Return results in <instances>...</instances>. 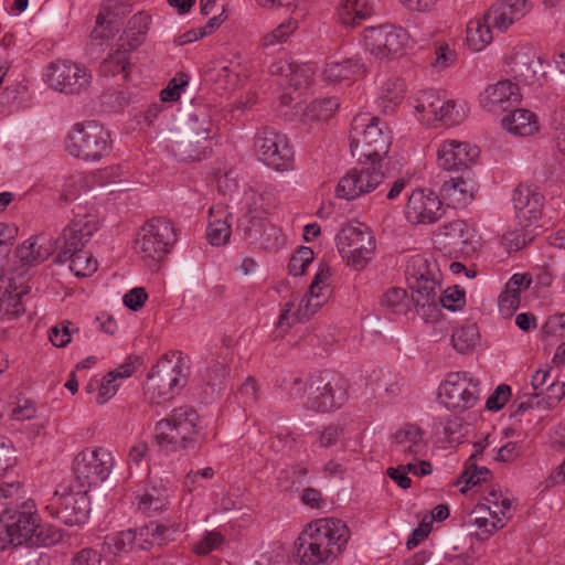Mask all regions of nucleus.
<instances>
[{
  "instance_id": "nucleus-1",
  "label": "nucleus",
  "mask_w": 565,
  "mask_h": 565,
  "mask_svg": "<svg viewBox=\"0 0 565 565\" xmlns=\"http://www.w3.org/2000/svg\"><path fill=\"white\" fill-rule=\"evenodd\" d=\"M21 482H3L0 486V523L10 529L18 544L26 547L51 546L62 540L60 529L41 522L32 500L19 502Z\"/></svg>"
},
{
  "instance_id": "nucleus-2",
  "label": "nucleus",
  "mask_w": 565,
  "mask_h": 565,
  "mask_svg": "<svg viewBox=\"0 0 565 565\" xmlns=\"http://www.w3.org/2000/svg\"><path fill=\"white\" fill-rule=\"evenodd\" d=\"M350 530L339 519L326 518L310 523L295 542V557L300 565H324L341 554Z\"/></svg>"
},
{
  "instance_id": "nucleus-3",
  "label": "nucleus",
  "mask_w": 565,
  "mask_h": 565,
  "mask_svg": "<svg viewBox=\"0 0 565 565\" xmlns=\"http://www.w3.org/2000/svg\"><path fill=\"white\" fill-rule=\"evenodd\" d=\"M350 150L360 162L376 164L387 154L392 136L385 122L380 118L364 113L356 115L351 124L349 134Z\"/></svg>"
},
{
  "instance_id": "nucleus-4",
  "label": "nucleus",
  "mask_w": 565,
  "mask_h": 565,
  "mask_svg": "<svg viewBox=\"0 0 565 565\" xmlns=\"http://www.w3.org/2000/svg\"><path fill=\"white\" fill-rule=\"evenodd\" d=\"M302 380L295 379L291 396L301 397ZM302 397L303 406L318 413H326L341 407L347 397L345 380L331 371H323L310 377Z\"/></svg>"
},
{
  "instance_id": "nucleus-5",
  "label": "nucleus",
  "mask_w": 565,
  "mask_h": 565,
  "mask_svg": "<svg viewBox=\"0 0 565 565\" xmlns=\"http://www.w3.org/2000/svg\"><path fill=\"white\" fill-rule=\"evenodd\" d=\"M406 275L412 289V301L416 306L418 315L426 322L437 321L438 291L440 289L436 279L430 276L427 260L420 256L413 257L406 268Z\"/></svg>"
},
{
  "instance_id": "nucleus-6",
  "label": "nucleus",
  "mask_w": 565,
  "mask_h": 565,
  "mask_svg": "<svg viewBox=\"0 0 565 565\" xmlns=\"http://www.w3.org/2000/svg\"><path fill=\"white\" fill-rule=\"evenodd\" d=\"M177 242L173 223L166 217H153L141 227L135 241V248L149 264L166 258Z\"/></svg>"
},
{
  "instance_id": "nucleus-7",
  "label": "nucleus",
  "mask_w": 565,
  "mask_h": 565,
  "mask_svg": "<svg viewBox=\"0 0 565 565\" xmlns=\"http://www.w3.org/2000/svg\"><path fill=\"white\" fill-rule=\"evenodd\" d=\"M110 135L95 120L76 124L67 137L66 150L85 161L99 160L110 150Z\"/></svg>"
},
{
  "instance_id": "nucleus-8",
  "label": "nucleus",
  "mask_w": 565,
  "mask_h": 565,
  "mask_svg": "<svg viewBox=\"0 0 565 565\" xmlns=\"http://www.w3.org/2000/svg\"><path fill=\"white\" fill-rule=\"evenodd\" d=\"M335 239L342 259L355 270L365 268L376 247L373 233L361 223L345 224Z\"/></svg>"
},
{
  "instance_id": "nucleus-9",
  "label": "nucleus",
  "mask_w": 565,
  "mask_h": 565,
  "mask_svg": "<svg viewBox=\"0 0 565 565\" xmlns=\"http://www.w3.org/2000/svg\"><path fill=\"white\" fill-rule=\"evenodd\" d=\"M46 509L52 516L65 525L84 524L90 512L88 490L84 488L75 490L73 486L60 484Z\"/></svg>"
},
{
  "instance_id": "nucleus-10",
  "label": "nucleus",
  "mask_w": 565,
  "mask_h": 565,
  "mask_svg": "<svg viewBox=\"0 0 565 565\" xmlns=\"http://www.w3.org/2000/svg\"><path fill=\"white\" fill-rule=\"evenodd\" d=\"M188 369L179 361L172 364L170 360H162L152 366L146 381V394L151 402H161L173 398L179 390L186 384Z\"/></svg>"
},
{
  "instance_id": "nucleus-11",
  "label": "nucleus",
  "mask_w": 565,
  "mask_h": 565,
  "mask_svg": "<svg viewBox=\"0 0 565 565\" xmlns=\"http://www.w3.org/2000/svg\"><path fill=\"white\" fill-rule=\"evenodd\" d=\"M189 130L173 146L174 154L182 161H199L211 151L212 121L205 113L192 114L189 117Z\"/></svg>"
},
{
  "instance_id": "nucleus-12",
  "label": "nucleus",
  "mask_w": 565,
  "mask_h": 565,
  "mask_svg": "<svg viewBox=\"0 0 565 565\" xmlns=\"http://www.w3.org/2000/svg\"><path fill=\"white\" fill-rule=\"evenodd\" d=\"M254 146L259 160L276 171L294 168V149L285 134L264 127L255 135Z\"/></svg>"
},
{
  "instance_id": "nucleus-13",
  "label": "nucleus",
  "mask_w": 565,
  "mask_h": 565,
  "mask_svg": "<svg viewBox=\"0 0 565 565\" xmlns=\"http://www.w3.org/2000/svg\"><path fill=\"white\" fill-rule=\"evenodd\" d=\"M111 452L105 448H86L73 460V476L77 488L89 489L105 481L113 467Z\"/></svg>"
},
{
  "instance_id": "nucleus-14",
  "label": "nucleus",
  "mask_w": 565,
  "mask_h": 565,
  "mask_svg": "<svg viewBox=\"0 0 565 565\" xmlns=\"http://www.w3.org/2000/svg\"><path fill=\"white\" fill-rule=\"evenodd\" d=\"M480 393V383L468 372L449 373L440 384L438 398L448 409L466 411L473 407Z\"/></svg>"
},
{
  "instance_id": "nucleus-15",
  "label": "nucleus",
  "mask_w": 565,
  "mask_h": 565,
  "mask_svg": "<svg viewBox=\"0 0 565 565\" xmlns=\"http://www.w3.org/2000/svg\"><path fill=\"white\" fill-rule=\"evenodd\" d=\"M99 223L94 215H76L63 230L62 236L55 241L58 249L54 263H66L76 252H83L85 245L98 231Z\"/></svg>"
},
{
  "instance_id": "nucleus-16",
  "label": "nucleus",
  "mask_w": 565,
  "mask_h": 565,
  "mask_svg": "<svg viewBox=\"0 0 565 565\" xmlns=\"http://www.w3.org/2000/svg\"><path fill=\"white\" fill-rule=\"evenodd\" d=\"M407 39V32L403 28L392 24L371 26L364 31L366 49L382 60L401 55Z\"/></svg>"
},
{
  "instance_id": "nucleus-17",
  "label": "nucleus",
  "mask_w": 565,
  "mask_h": 565,
  "mask_svg": "<svg viewBox=\"0 0 565 565\" xmlns=\"http://www.w3.org/2000/svg\"><path fill=\"white\" fill-rule=\"evenodd\" d=\"M384 180V173L375 164L351 169L335 188L339 199L354 200L374 191Z\"/></svg>"
},
{
  "instance_id": "nucleus-18",
  "label": "nucleus",
  "mask_w": 565,
  "mask_h": 565,
  "mask_svg": "<svg viewBox=\"0 0 565 565\" xmlns=\"http://www.w3.org/2000/svg\"><path fill=\"white\" fill-rule=\"evenodd\" d=\"M90 82V74L84 66L68 60H57L49 66V85L65 94H79Z\"/></svg>"
},
{
  "instance_id": "nucleus-19",
  "label": "nucleus",
  "mask_w": 565,
  "mask_h": 565,
  "mask_svg": "<svg viewBox=\"0 0 565 565\" xmlns=\"http://www.w3.org/2000/svg\"><path fill=\"white\" fill-rule=\"evenodd\" d=\"M542 57L532 46H520L515 49L510 57V73L514 79L525 85H541L545 78L546 70Z\"/></svg>"
},
{
  "instance_id": "nucleus-20",
  "label": "nucleus",
  "mask_w": 565,
  "mask_h": 565,
  "mask_svg": "<svg viewBox=\"0 0 565 565\" xmlns=\"http://www.w3.org/2000/svg\"><path fill=\"white\" fill-rule=\"evenodd\" d=\"M441 200L434 191L416 189L408 196L405 215L413 224H433L441 217Z\"/></svg>"
},
{
  "instance_id": "nucleus-21",
  "label": "nucleus",
  "mask_w": 565,
  "mask_h": 565,
  "mask_svg": "<svg viewBox=\"0 0 565 565\" xmlns=\"http://www.w3.org/2000/svg\"><path fill=\"white\" fill-rule=\"evenodd\" d=\"M480 150L468 142L446 140L438 149V164L447 171H471L469 166L479 157Z\"/></svg>"
},
{
  "instance_id": "nucleus-22",
  "label": "nucleus",
  "mask_w": 565,
  "mask_h": 565,
  "mask_svg": "<svg viewBox=\"0 0 565 565\" xmlns=\"http://www.w3.org/2000/svg\"><path fill=\"white\" fill-rule=\"evenodd\" d=\"M521 100V93L518 84L509 79L500 81L489 85L480 95L481 106L493 114L508 111Z\"/></svg>"
},
{
  "instance_id": "nucleus-23",
  "label": "nucleus",
  "mask_w": 565,
  "mask_h": 565,
  "mask_svg": "<svg viewBox=\"0 0 565 565\" xmlns=\"http://www.w3.org/2000/svg\"><path fill=\"white\" fill-rule=\"evenodd\" d=\"M426 448L424 431L416 425L406 424L394 435L393 449L405 459L417 460L425 456Z\"/></svg>"
},
{
  "instance_id": "nucleus-24",
  "label": "nucleus",
  "mask_w": 565,
  "mask_h": 565,
  "mask_svg": "<svg viewBox=\"0 0 565 565\" xmlns=\"http://www.w3.org/2000/svg\"><path fill=\"white\" fill-rule=\"evenodd\" d=\"M526 0H500L484 13L488 24L499 31H507L524 14Z\"/></svg>"
},
{
  "instance_id": "nucleus-25",
  "label": "nucleus",
  "mask_w": 565,
  "mask_h": 565,
  "mask_svg": "<svg viewBox=\"0 0 565 565\" xmlns=\"http://www.w3.org/2000/svg\"><path fill=\"white\" fill-rule=\"evenodd\" d=\"M475 182L472 172L461 173L446 180L440 189L441 195L454 206H463L473 199Z\"/></svg>"
},
{
  "instance_id": "nucleus-26",
  "label": "nucleus",
  "mask_w": 565,
  "mask_h": 565,
  "mask_svg": "<svg viewBox=\"0 0 565 565\" xmlns=\"http://www.w3.org/2000/svg\"><path fill=\"white\" fill-rule=\"evenodd\" d=\"M129 12L128 6L109 2L96 17V26L90 33L95 40H104L114 36L119 29L121 15Z\"/></svg>"
},
{
  "instance_id": "nucleus-27",
  "label": "nucleus",
  "mask_w": 565,
  "mask_h": 565,
  "mask_svg": "<svg viewBox=\"0 0 565 565\" xmlns=\"http://www.w3.org/2000/svg\"><path fill=\"white\" fill-rule=\"evenodd\" d=\"M232 213L222 205L213 206L209 211L207 239L214 246L225 245L231 237Z\"/></svg>"
},
{
  "instance_id": "nucleus-28",
  "label": "nucleus",
  "mask_w": 565,
  "mask_h": 565,
  "mask_svg": "<svg viewBox=\"0 0 565 565\" xmlns=\"http://www.w3.org/2000/svg\"><path fill=\"white\" fill-rule=\"evenodd\" d=\"M154 440L160 449L168 452L191 449L188 441H183L182 435L171 417H167L157 423L154 428Z\"/></svg>"
},
{
  "instance_id": "nucleus-29",
  "label": "nucleus",
  "mask_w": 565,
  "mask_h": 565,
  "mask_svg": "<svg viewBox=\"0 0 565 565\" xmlns=\"http://www.w3.org/2000/svg\"><path fill=\"white\" fill-rule=\"evenodd\" d=\"M171 422L175 424L182 435L183 441H188L191 449L198 446L199 414L191 406L174 408L171 414Z\"/></svg>"
},
{
  "instance_id": "nucleus-30",
  "label": "nucleus",
  "mask_w": 565,
  "mask_h": 565,
  "mask_svg": "<svg viewBox=\"0 0 565 565\" xmlns=\"http://www.w3.org/2000/svg\"><path fill=\"white\" fill-rule=\"evenodd\" d=\"M501 122L505 130L515 136H531L539 130L536 116L527 109H514Z\"/></svg>"
},
{
  "instance_id": "nucleus-31",
  "label": "nucleus",
  "mask_w": 565,
  "mask_h": 565,
  "mask_svg": "<svg viewBox=\"0 0 565 565\" xmlns=\"http://www.w3.org/2000/svg\"><path fill=\"white\" fill-rule=\"evenodd\" d=\"M364 73L365 67L362 63L358 60L348 58L342 62H329L323 71V76L330 83H340L352 81Z\"/></svg>"
},
{
  "instance_id": "nucleus-32",
  "label": "nucleus",
  "mask_w": 565,
  "mask_h": 565,
  "mask_svg": "<svg viewBox=\"0 0 565 565\" xmlns=\"http://www.w3.org/2000/svg\"><path fill=\"white\" fill-rule=\"evenodd\" d=\"M376 3V0H345L339 9V20L344 25L354 26L374 13Z\"/></svg>"
},
{
  "instance_id": "nucleus-33",
  "label": "nucleus",
  "mask_w": 565,
  "mask_h": 565,
  "mask_svg": "<svg viewBox=\"0 0 565 565\" xmlns=\"http://www.w3.org/2000/svg\"><path fill=\"white\" fill-rule=\"evenodd\" d=\"M492 24H488L486 15L470 21L467 25V45L473 52L482 51L492 41Z\"/></svg>"
},
{
  "instance_id": "nucleus-34",
  "label": "nucleus",
  "mask_w": 565,
  "mask_h": 565,
  "mask_svg": "<svg viewBox=\"0 0 565 565\" xmlns=\"http://www.w3.org/2000/svg\"><path fill=\"white\" fill-rule=\"evenodd\" d=\"M51 254V246L46 248L38 246L36 241L32 237L24 241L22 245L15 249V256L23 267L36 266L47 259Z\"/></svg>"
},
{
  "instance_id": "nucleus-35",
  "label": "nucleus",
  "mask_w": 565,
  "mask_h": 565,
  "mask_svg": "<svg viewBox=\"0 0 565 565\" xmlns=\"http://www.w3.org/2000/svg\"><path fill=\"white\" fill-rule=\"evenodd\" d=\"M150 23L151 17L146 12H138L129 19L125 34L130 50L145 42Z\"/></svg>"
},
{
  "instance_id": "nucleus-36",
  "label": "nucleus",
  "mask_w": 565,
  "mask_h": 565,
  "mask_svg": "<svg viewBox=\"0 0 565 565\" xmlns=\"http://www.w3.org/2000/svg\"><path fill=\"white\" fill-rule=\"evenodd\" d=\"M136 543V531L127 530L105 536L102 550L104 553H113L114 555H117L120 553H128L134 550L137 546Z\"/></svg>"
},
{
  "instance_id": "nucleus-37",
  "label": "nucleus",
  "mask_w": 565,
  "mask_h": 565,
  "mask_svg": "<svg viewBox=\"0 0 565 565\" xmlns=\"http://www.w3.org/2000/svg\"><path fill=\"white\" fill-rule=\"evenodd\" d=\"M230 376V369L226 359L220 361L214 354L206 360V367L204 380L206 384L214 391H218L225 386V383Z\"/></svg>"
},
{
  "instance_id": "nucleus-38",
  "label": "nucleus",
  "mask_w": 565,
  "mask_h": 565,
  "mask_svg": "<svg viewBox=\"0 0 565 565\" xmlns=\"http://www.w3.org/2000/svg\"><path fill=\"white\" fill-rule=\"evenodd\" d=\"M480 341L477 324L471 323L457 329L451 335V343L459 353H467L473 350Z\"/></svg>"
},
{
  "instance_id": "nucleus-39",
  "label": "nucleus",
  "mask_w": 565,
  "mask_h": 565,
  "mask_svg": "<svg viewBox=\"0 0 565 565\" xmlns=\"http://www.w3.org/2000/svg\"><path fill=\"white\" fill-rule=\"evenodd\" d=\"M339 106V100L335 97L316 99L306 107L303 116L306 120H328Z\"/></svg>"
},
{
  "instance_id": "nucleus-40",
  "label": "nucleus",
  "mask_w": 565,
  "mask_h": 565,
  "mask_svg": "<svg viewBox=\"0 0 565 565\" xmlns=\"http://www.w3.org/2000/svg\"><path fill=\"white\" fill-rule=\"evenodd\" d=\"M476 511L479 513L488 511L489 514L494 519L493 521H489L486 515L475 518L472 523L481 530V532H477L475 534L477 540H488L495 531L504 526V522L498 518V512H492L489 505L480 504L477 507Z\"/></svg>"
},
{
  "instance_id": "nucleus-41",
  "label": "nucleus",
  "mask_w": 565,
  "mask_h": 565,
  "mask_svg": "<svg viewBox=\"0 0 565 565\" xmlns=\"http://www.w3.org/2000/svg\"><path fill=\"white\" fill-rule=\"evenodd\" d=\"M468 225L462 220H455L439 228L438 236L444 237L447 245H465L468 243Z\"/></svg>"
},
{
  "instance_id": "nucleus-42",
  "label": "nucleus",
  "mask_w": 565,
  "mask_h": 565,
  "mask_svg": "<svg viewBox=\"0 0 565 565\" xmlns=\"http://www.w3.org/2000/svg\"><path fill=\"white\" fill-rule=\"evenodd\" d=\"M409 300L405 289L391 287L382 296L381 305L394 313L405 315L409 309Z\"/></svg>"
},
{
  "instance_id": "nucleus-43",
  "label": "nucleus",
  "mask_w": 565,
  "mask_h": 565,
  "mask_svg": "<svg viewBox=\"0 0 565 565\" xmlns=\"http://www.w3.org/2000/svg\"><path fill=\"white\" fill-rule=\"evenodd\" d=\"M67 262H70V270L76 277H90L97 270V260L86 250L74 253Z\"/></svg>"
},
{
  "instance_id": "nucleus-44",
  "label": "nucleus",
  "mask_w": 565,
  "mask_h": 565,
  "mask_svg": "<svg viewBox=\"0 0 565 565\" xmlns=\"http://www.w3.org/2000/svg\"><path fill=\"white\" fill-rule=\"evenodd\" d=\"M445 106V99L435 90L423 92L417 99L416 110L437 119Z\"/></svg>"
},
{
  "instance_id": "nucleus-45",
  "label": "nucleus",
  "mask_w": 565,
  "mask_h": 565,
  "mask_svg": "<svg viewBox=\"0 0 565 565\" xmlns=\"http://www.w3.org/2000/svg\"><path fill=\"white\" fill-rule=\"evenodd\" d=\"M324 301L326 298L320 291H315V295L306 294L296 311V321L303 322L309 320Z\"/></svg>"
},
{
  "instance_id": "nucleus-46",
  "label": "nucleus",
  "mask_w": 565,
  "mask_h": 565,
  "mask_svg": "<svg viewBox=\"0 0 565 565\" xmlns=\"http://www.w3.org/2000/svg\"><path fill=\"white\" fill-rule=\"evenodd\" d=\"M138 499V510L147 515L164 510L168 504L167 497L159 493L156 489H152V492L146 491V493L139 495Z\"/></svg>"
},
{
  "instance_id": "nucleus-47",
  "label": "nucleus",
  "mask_w": 565,
  "mask_h": 565,
  "mask_svg": "<svg viewBox=\"0 0 565 565\" xmlns=\"http://www.w3.org/2000/svg\"><path fill=\"white\" fill-rule=\"evenodd\" d=\"M543 200V195L539 192L537 194H534V198H532V200L525 206L524 210L518 212L516 218L519 220V224L521 226H531L533 223L537 222L541 218Z\"/></svg>"
},
{
  "instance_id": "nucleus-48",
  "label": "nucleus",
  "mask_w": 565,
  "mask_h": 565,
  "mask_svg": "<svg viewBox=\"0 0 565 565\" xmlns=\"http://www.w3.org/2000/svg\"><path fill=\"white\" fill-rule=\"evenodd\" d=\"M490 470L487 467H478L477 461H467L457 483H465L468 489L486 481Z\"/></svg>"
},
{
  "instance_id": "nucleus-49",
  "label": "nucleus",
  "mask_w": 565,
  "mask_h": 565,
  "mask_svg": "<svg viewBox=\"0 0 565 565\" xmlns=\"http://www.w3.org/2000/svg\"><path fill=\"white\" fill-rule=\"evenodd\" d=\"M311 82L309 70L296 64H291V70L288 72L286 79H281L279 84L295 90L306 89Z\"/></svg>"
},
{
  "instance_id": "nucleus-50",
  "label": "nucleus",
  "mask_w": 565,
  "mask_h": 565,
  "mask_svg": "<svg viewBox=\"0 0 565 565\" xmlns=\"http://www.w3.org/2000/svg\"><path fill=\"white\" fill-rule=\"evenodd\" d=\"M129 70L130 64L127 61L126 53L119 51L106 58L100 66L104 74H122L124 78H128Z\"/></svg>"
},
{
  "instance_id": "nucleus-51",
  "label": "nucleus",
  "mask_w": 565,
  "mask_h": 565,
  "mask_svg": "<svg viewBox=\"0 0 565 565\" xmlns=\"http://www.w3.org/2000/svg\"><path fill=\"white\" fill-rule=\"evenodd\" d=\"M465 290L458 286L447 288L444 294L438 296V309L440 307L450 311H456L465 306Z\"/></svg>"
},
{
  "instance_id": "nucleus-52",
  "label": "nucleus",
  "mask_w": 565,
  "mask_h": 565,
  "mask_svg": "<svg viewBox=\"0 0 565 565\" xmlns=\"http://www.w3.org/2000/svg\"><path fill=\"white\" fill-rule=\"evenodd\" d=\"M313 260V250L310 247L301 246L290 257L288 273L295 277L301 276L306 267Z\"/></svg>"
},
{
  "instance_id": "nucleus-53",
  "label": "nucleus",
  "mask_w": 565,
  "mask_h": 565,
  "mask_svg": "<svg viewBox=\"0 0 565 565\" xmlns=\"http://www.w3.org/2000/svg\"><path fill=\"white\" fill-rule=\"evenodd\" d=\"M189 83L188 74L183 72L177 73V75L171 78L166 88L160 92V98L162 102H177L181 92Z\"/></svg>"
},
{
  "instance_id": "nucleus-54",
  "label": "nucleus",
  "mask_w": 565,
  "mask_h": 565,
  "mask_svg": "<svg viewBox=\"0 0 565 565\" xmlns=\"http://www.w3.org/2000/svg\"><path fill=\"white\" fill-rule=\"evenodd\" d=\"M521 296L514 289L505 286V289L498 298L499 310L502 317L510 318L520 307Z\"/></svg>"
},
{
  "instance_id": "nucleus-55",
  "label": "nucleus",
  "mask_w": 565,
  "mask_h": 565,
  "mask_svg": "<svg viewBox=\"0 0 565 565\" xmlns=\"http://www.w3.org/2000/svg\"><path fill=\"white\" fill-rule=\"evenodd\" d=\"M17 463L11 441L0 437V478L4 477Z\"/></svg>"
},
{
  "instance_id": "nucleus-56",
  "label": "nucleus",
  "mask_w": 565,
  "mask_h": 565,
  "mask_svg": "<svg viewBox=\"0 0 565 565\" xmlns=\"http://www.w3.org/2000/svg\"><path fill=\"white\" fill-rule=\"evenodd\" d=\"M405 83L401 78L388 79L381 93V98L394 105L398 104L404 98Z\"/></svg>"
},
{
  "instance_id": "nucleus-57",
  "label": "nucleus",
  "mask_w": 565,
  "mask_h": 565,
  "mask_svg": "<svg viewBox=\"0 0 565 565\" xmlns=\"http://www.w3.org/2000/svg\"><path fill=\"white\" fill-rule=\"evenodd\" d=\"M236 397L245 405L252 406L259 398V387L254 377L248 376L237 391Z\"/></svg>"
},
{
  "instance_id": "nucleus-58",
  "label": "nucleus",
  "mask_w": 565,
  "mask_h": 565,
  "mask_svg": "<svg viewBox=\"0 0 565 565\" xmlns=\"http://www.w3.org/2000/svg\"><path fill=\"white\" fill-rule=\"evenodd\" d=\"M466 117V110L462 106L458 107L452 99H445V106L437 120L445 121L448 125H457Z\"/></svg>"
},
{
  "instance_id": "nucleus-59",
  "label": "nucleus",
  "mask_w": 565,
  "mask_h": 565,
  "mask_svg": "<svg viewBox=\"0 0 565 565\" xmlns=\"http://www.w3.org/2000/svg\"><path fill=\"white\" fill-rule=\"evenodd\" d=\"M224 541L221 533L216 531H209L204 534L202 540L193 546V552L198 555H207L210 552L216 550Z\"/></svg>"
},
{
  "instance_id": "nucleus-60",
  "label": "nucleus",
  "mask_w": 565,
  "mask_h": 565,
  "mask_svg": "<svg viewBox=\"0 0 565 565\" xmlns=\"http://www.w3.org/2000/svg\"><path fill=\"white\" fill-rule=\"evenodd\" d=\"M511 396V387L507 384H500L486 402V409L499 412L504 407Z\"/></svg>"
},
{
  "instance_id": "nucleus-61",
  "label": "nucleus",
  "mask_w": 565,
  "mask_h": 565,
  "mask_svg": "<svg viewBox=\"0 0 565 565\" xmlns=\"http://www.w3.org/2000/svg\"><path fill=\"white\" fill-rule=\"evenodd\" d=\"M71 321H63L58 326H54L50 329V340L56 348H64L71 342Z\"/></svg>"
},
{
  "instance_id": "nucleus-62",
  "label": "nucleus",
  "mask_w": 565,
  "mask_h": 565,
  "mask_svg": "<svg viewBox=\"0 0 565 565\" xmlns=\"http://www.w3.org/2000/svg\"><path fill=\"white\" fill-rule=\"evenodd\" d=\"M102 553L93 547H84L72 557V565H102Z\"/></svg>"
},
{
  "instance_id": "nucleus-63",
  "label": "nucleus",
  "mask_w": 565,
  "mask_h": 565,
  "mask_svg": "<svg viewBox=\"0 0 565 565\" xmlns=\"http://www.w3.org/2000/svg\"><path fill=\"white\" fill-rule=\"evenodd\" d=\"M291 32L292 30L290 24H280L263 38L262 46L266 49L279 43H284Z\"/></svg>"
},
{
  "instance_id": "nucleus-64",
  "label": "nucleus",
  "mask_w": 565,
  "mask_h": 565,
  "mask_svg": "<svg viewBox=\"0 0 565 565\" xmlns=\"http://www.w3.org/2000/svg\"><path fill=\"white\" fill-rule=\"evenodd\" d=\"M147 298L148 294L145 288L135 287L124 296L122 301L130 310L138 311L143 307Z\"/></svg>"
}]
</instances>
